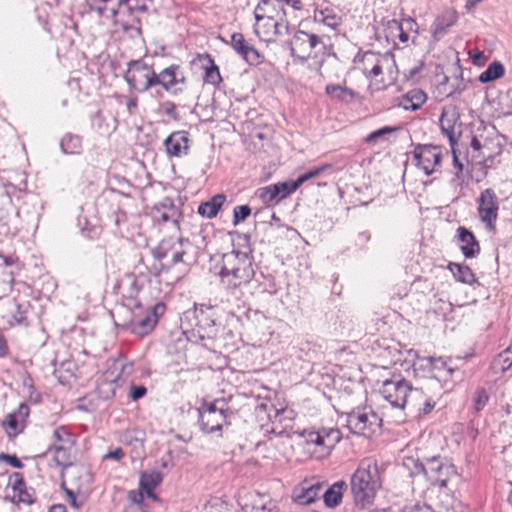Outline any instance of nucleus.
<instances>
[{
  "mask_svg": "<svg viewBox=\"0 0 512 512\" xmlns=\"http://www.w3.org/2000/svg\"><path fill=\"white\" fill-rule=\"evenodd\" d=\"M220 282L232 294L248 285L255 276L253 257L249 252L233 249L224 253L221 269L218 273Z\"/></svg>",
  "mask_w": 512,
  "mask_h": 512,
  "instance_id": "1",
  "label": "nucleus"
},
{
  "mask_svg": "<svg viewBox=\"0 0 512 512\" xmlns=\"http://www.w3.org/2000/svg\"><path fill=\"white\" fill-rule=\"evenodd\" d=\"M351 491L355 504L366 507L373 503L381 487L377 462L371 458L363 459L351 477Z\"/></svg>",
  "mask_w": 512,
  "mask_h": 512,
  "instance_id": "2",
  "label": "nucleus"
},
{
  "mask_svg": "<svg viewBox=\"0 0 512 512\" xmlns=\"http://www.w3.org/2000/svg\"><path fill=\"white\" fill-rule=\"evenodd\" d=\"M152 0H117L116 26L141 35L140 14L148 10Z\"/></svg>",
  "mask_w": 512,
  "mask_h": 512,
  "instance_id": "3",
  "label": "nucleus"
},
{
  "mask_svg": "<svg viewBox=\"0 0 512 512\" xmlns=\"http://www.w3.org/2000/svg\"><path fill=\"white\" fill-rule=\"evenodd\" d=\"M348 429L360 436L371 437L382 425V419L371 407H357L347 413Z\"/></svg>",
  "mask_w": 512,
  "mask_h": 512,
  "instance_id": "4",
  "label": "nucleus"
},
{
  "mask_svg": "<svg viewBox=\"0 0 512 512\" xmlns=\"http://www.w3.org/2000/svg\"><path fill=\"white\" fill-rule=\"evenodd\" d=\"M199 425L204 433L221 431L227 423L229 409L223 400L203 403L199 409Z\"/></svg>",
  "mask_w": 512,
  "mask_h": 512,
  "instance_id": "5",
  "label": "nucleus"
},
{
  "mask_svg": "<svg viewBox=\"0 0 512 512\" xmlns=\"http://www.w3.org/2000/svg\"><path fill=\"white\" fill-rule=\"evenodd\" d=\"M124 78L130 89L144 93L155 86L156 73L142 60H131Z\"/></svg>",
  "mask_w": 512,
  "mask_h": 512,
  "instance_id": "6",
  "label": "nucleus"
},
{
  "mask_svg": "<svg viewBox=\"0 0 512 512\" xmlns=\"http://www.w3.org/2000/svg\"><path fill=\"white\" fill-rule=\"evenodd\" d=\"M412 386L403 378L385 380L379 390L383 398L394 408L403 409Z\"/></svg>",
  "mask_w": 512,
  "mask_h": 512,
  "instance_id": "7",
  "label": "nucleus"
},
{
  "mask_svg": "<svg viewBox=\"0 0 512 512\" xmlns=\"http://www.w3.org/2000/svg\"><path fill=\"white\" fill-rule=\"evenodd\" d=\"M186 84V76L179 65L172 64L156 73L155 86H161L173 96L183 93Z\"/></svg>",
  "mask_w": 512,
  "mask_h": 512,
  "instance_id": "8",
  "label": "nucleus"
},
{
  "mask_svg": "<svg viewBox=\"0 0 512 512\" xmlns=\"http://www.w3.org/2000/svg\"><path fill=\"white\" fill-rule=\"evenodd\" d=\"M189 245V240L182 237L177 239H164L161 241L159 246L153 250V256L157 260H163L170 257V265H175L183 262V256L186 254V246Z\"/></svg>",
  "mask_w": 512,
  "mask_h": 512,
  "instance_id": "9",
  "label": "nucleus"
},
{
  "mask_svg": "<svg viewBox=\"0 0 512 512\" xmlns=\"http://www.w3.org/2000/svg\"><path fill=\"white\" fill-rule=\"evenodd\" d=\"M256 35L264 41H274L276 37H281L289 33V24L285 17L279 19L275 15L256 22L254 26Z\"/></svg>",
  "mask_w": 512,
  "mask_h": 512,
  "instance_id": "10",
  "label": "nucleus"
},
{
  "mask_svg": "<svg viewBox=\"0 0 512 512\" xmlns=\"http://www.w3.org/2000/svg\"><path fill=\"white\" fill-rule=\"evenodd\" d=\"M498 209V198L495 192L490 188L485 189L479 198L478 213L481 221L485 223L486 227L490 230L495 228Z\"/></svg>",
  "mask_w": 512,
  "mask_h": 512,
  "instance_id": "11",
  "label": "nucleus"
},
{
  "mask_svg": "<svg viewBox=\"0 0 512 512\" xmlns=\"http://www.w3.org/2000/svg\"><path fill=\"white\" fill-rule=\"evenodd\" d=\"M445 467L439 455L432 457H423V461H418V475L421 473L427 481L433 485H446V478L443 477Z\"/></svg>",
  "mask_w": 512,
  "mask_h": 512,
  "instance_id": "12",
  "label": "nucleus"
},
{
  "mask_svg": "<svg viewBox=\"0 0 512 512\" xmlns=\"http://www.w3.org/2000/svg\"><path fill=\"white\" fill-rule=\"evenodd\" d=\"M394 63L393 57L389 54L365 52L360 61V69L370 78H377L382 74L383 68H388Z\"/></svg>",
  "mask_w": 512,
  "mask_h": 512,
  "instance_id": "13",
  "label": "nucleus"
},
{
  "mask_svg": "<svg viewBox=\"0 0 512 512\" xmlns=\"http://www.w3.org/2000/svg\"><path fill=\"white\" fill-rule=\"evenodd\" d=\"M230 45L249 65L257 66L263 63L264 56L246 41L242 33H233L231 35Z\"/></svg>",
  "mask_w": 512,
  "mask_h": 512,
  "instance_id": "14",
  "label": "nucleus"
},
{
  "mask_svg": "<svg viewBox=\"0 0 512 512\" xmlns=\"http://www.w3.org/2000/svg\"><path fill=\"white\" fill-rule=\"evenodd\" d=\"M442 154L438 146L418 144V168L426 175L437 170L440 166Z\"/></svg>",
  "mask_w": 512,
  "mask_h": 512,
  "instance_id": "15",
  "label": "nucleus"
},
{
  "mask_svg": "<svg viewBox=\"0 0 512 512\" xmlns=\"http://www.w3.org/2000/svg\"><path fill=\"white\" fill-rule=\"evenodd\" d=\"M165 310L163 303H157L152 310L148 311L141 319H135L130 324V330L133 334L138 336L148 335L155 327L158 321V315L162 314Z\"/></svg>",
  "mask_w": 512,
  "mask_h": 512,
  "instance_id": "16",
  "label": "nucleus"
},
{
  "mask_svg": "<svg viewBox=\"0 0 512 512\" xmlns=\"http://www.w3.org/2000/svg\"><path fill=\"white\" fill-rule=\"evenodd\" d=\"M196 326L201 339H214L218 334V327L212 308H200L195 311Z\"/></svg>",
  "mask_w": 512,
  "mask_h": 512,
  "instance_id": "17",
  "label": "nucleus"
},
{
  "mask_svg": "<svg viewBox=\"0 0 512 512\" xmlns=\"http://www.w3.org/2000/svg\"><path fill=\"white\" fill-rule=\"evenodd\" d=\"M189 133L187 131H174L164 141L166 152L172 157L187 155L189 151Z\"/></svg>",
  "mask_w": 512,
  "mask_h": 512,
  "instance_id": "18",
  "label": "nucleus"
},
{
  "mask_svg": "<svg viewBox=\"0 0 512 512\" xmlns=\"http://www.w3.org/2000/svg\"><path fill=\"white\" fill-rule=\"evenodd\" d=\"M321 489L322 485L319 482L309 483L308 481H304L294 488L292 499L298 505H310L318 499Z\"/></svg>",
  "mask_w": 512,
  "mask_h": 512,
  "instance_id": "19",
  "label": "nucleus"
},
{
  "mask_svg": "<svg viewBox=\"0 0 512 512\" xmlns=\"http://www.w3.org/2000/svg\"><path fill=\"white\" fill-rule=\"evenodd\" d=\"M457 238L460 243V250L466 258H474L480 253L479 242L466 227H458Z\"/></svg>",
  "mask_w": 512,
  "mask_h": 512,
  "instance_id": "20",
  "label": "nucleus"
},
{
  "mask_svg": "<svg viewBox=\"0 0 512 512\" xmlns=\"http://www.w3.org/2000/svg\"><path fill=\"white\" fill-rule=\"evenodd\" d=\"M181 214L169 198L163 199L160 203L156 204L153 208V217L157 221L167 223L169 221L178 224Z\"/></svg>",
  "mask_w": 512,
  "mask_h": 512,
  "instance_id": "21",
  "label": "nucleus"
},
{
  "mask_svg": "<svg viewBox=\"0 0 512 512\" xmlns=\"http://www.w3.org/2000/svg\"><path fill=\"white\" fill-rule=\"evenodd\" d=\"M308 33L298 30L294 33L290 41V51L293 57L300 59L302 62L309 58V46H307Z\"/></svg>",
  "mask_w": 512,
  "mask_h": 512,
  "instance_id": "22",
  "label": "nucleus"
},
{
  "mask_svg": "<svg viewBox=\"0 0 512 512\" xmlns=\"http://www.w3.org/2000/svg\"><path fill=\"white\" fill-rule=\"evenodd\" d=\"M163 476L159 471H146L140 475L139 486L147 497L156 499L154 489L162 482Z\"/></svg>",
  "mask_w": 512,
  "mask_h": 512,
  "instance_id": "23",
  "label": "nucleus"
},
{
  "mask_svg": "<svg viewBox=\"0 0 512 512\" xmlns=\"http://www.w3.org/2000/svg\"><path fill=\"white\" fill-rule=\"evenodd\" d=\"M457 19L455 12L447 11L442 15L438 16L432 25V35L435 40H439L446 33L449 27H451Z\"/></svg>",
  "mask_w": 512,
  "mask_h": 512,
  "instance_id": "24",
  "label": "nucleus"
},
{
  "mask_svg": "<svg viewBox=\"0 0 512 512\" xmlns=\"http://www.w3.org/2000/svg\"><path fill=\"white\" fill-rule=\"evenodd\" d=\"M325 91L332 99L345 103H350L359 98L358 92L339 84H328Z\"/></svg>",
  "mask_w": 512,
  "mask_h": 512,
  "instance_id": "25",
  "label": "nucleus"
},
{
  "mask_svg": "<svg viewBox=\"0 0 512 512\" xmlns=\"http://www.w3.org/2000/svg\"><path fill=\"white\" fill-rule=\"evenodd\" d=\"M447 268L458 282L468 285L478 283L475 274L468 265L450 262Z\"/></svg>",
  "mask_w": 512,
  "mask_h": 512,
  "instance_id": "26",
  "label": "nucleus"
},
{
  "mask_svg": "<svg viewBox=\"0 0 512 512\" xmlns=\"http://www.w3.org/2000/svg\"><path fill=\"white\" fill-rule=\"evenodd\" d=\"M226 201L224 194H216L209 201L201 203L198 207V213L205 218L212 219L217 216Z\"/></svg>",
  "mask_w": 512,
  "mask_h": 512,
  "instance_id": "27",
  "label": "nucleus"
},
{
  "mask_svg": "<svg viewBox=\"0 0 512 512\" xmlns=\"http://www.w3.org/2000/svg\"><path fill=\"white\" fill-rule=\"evenodd\" d=\"M347 488L344 481H338L329 487L323 494V500L327 507L334 508L341 503L343 492Z\"/></svg>",
  "mask_w": 512,
  "mask_h": 512,
  "instance_id": "28",
  "label": "nucleus"
},
{
  "mask_svg": "<svg viewBox=\"0 0 512 512\" xmlns=\"http://www.w3.org/2000/svg\"><path fill=\"white\" fill-rule=\"evenodd\" d=\"M458 120V114L455 111L449 112V111H443L441 118H440V127L451 144V146L454 145L456 142L455 140V125Z\"/></svg>",
  "mask_w": 512,
  "mask_h": 512,
  "instance_id": "29",
  "label": "nucleus"
},
{
  "mask_svg": "<svg viewBox=\"0 0 512 512\" xmlns=\"http://www.w3.org/2000/svg\"><path fill=\"white\" fill-rule=\"evenodd\" d=\"M61 151L66 155H78L82 152V137L66 133L60 141Z\"/></svg>",
  "mask_w": 512,
  "mask_h": 512,
  "instance_id": "30",
  "label": "nucleus"
},
{
  "mask_svg": "<svg viewBox=\"0 0 512 512\" xmlns=\"http://www.w3.org/2000/svg\"><path fill=\"white\" fill-rule=\"evenodd\" d=\"M398 130H399L398 127L384 126L382 128H379V129L369 133L365 137L364 143L369 146H375L379 143L389 142L390 136Z\"/></svg>",
  "mask_w": 512,
  "mask_h": 512,
  "instance_id": "31",
  "label": "nucleus"
},
{
  "mask_svg": "<svg viewBox=\"0 0 512 512\" xmlns=\"http://www.w3.org/2000/svg\"><path fill=\"white\" fill-rule=\"evenodd\" d=\"M90 10L95 11L100 17L113 19L116 25L117 0H97L95 6H90Z\"/></svg>",
  "mask_w": 512,
  "mask_h": 512,
  "instance_id": "32",
  "label": "nucleus"
},
{
  "mask_svg": "<svg viewBox=\"0 0 512 512\" xmlns=\"http://www.w3.org/2000/svg\"><path fill=\"white\" fill-rule=\"evenodd\" d=\"M314 19L330 28H336L341 24V18L332 8L315 9Z\"/></svg>",
  "mask_w": 512,
  "mask_h": 512,
  "instance_id": "33",
  "label": "nucleus"
},
{
  "mask_svg": "<svg viewBox=\"0 0 512 512\" xmlns=\"http://www.w3.org/2000/svg\"><path fill=\"white\" fill-rule=\"evenodd\" d=\"M255 195L267 206L277 204L281 200L279 196V188H277L276 184L258 188Z\"/></svg>",
  "mask_w": 512,
  "mask_h": 512,
  "instance_id": "34",
  "label": "nucleus"
},
{
  "mask_svg": "<svg viewBox=\"0 0 512 512\" xmlns=\"http://www.w3.org/2000/svg\"><path fill=\"white\" fill-rule=\"evenodd\" d=\"M505 73L504 65L500 61H493L488 65L485 71H483L478 80L481 83H489L500 79Z\"/></svg>",
  "mask_w": 512,
  "mask_h": 512,
  "instance_id": "35",
  "label": "nucleus"
},
{
  "mask_svg": "<svg viewBox=\"0 0 512 512\" xmlns=\"http://www.w3.org/2000/svg\"><path fill=\"white\" fill-rule=\"evenodd\" d=\"M322 434L324 442H322V455H328L337 443L340 442L342 436L339 429L323 428Z\"/></svg>",
  "mask_w": 512,
  "mask_h": 512,
  "instance_id": "36",
  "label": "nucleus"
},
{
  "mask_svg": "<svg viewBox=\"0 0 512 512\" xmlns=\"http://www.w3.org/2000/svg\"><path fill=\"white\" fill-rule=\"evenodd\" d=\"M203 59L207 61L205 66L204 80L207 83L218 85L222 81L218 66L215 64L213 58L209 54H205Z\"/></svg>",
  "mask_w": 512,
  "mask_h": 512,
  "instance_id": "37",
  "label": "nucleus"
},
{
  "mask_svg": "<svg viewBox=\"0 0 512 512\" xmlns=\"http://www.w3.org/2000/svg\"><path fill=\"white\" fill-rule=\"evenodd\" d=\"M301 436L303 437L306 445L308 446H314L315 453H319L322 455V442H324V437L322 434V430L314 431V430H304L301 433Z\"/></svg>",
  "mask_w": 512,
  "mask_h": 512,
  "instance_id": "38",
  "label": "nucleus"
},
{
  "mask_svg": "<svg viewBox=\"0 0 512 512\" xmlns=\"http://www.w3.org/2000/svg\"><path fill=\"white\" fill-rule=\"evenodd\" d=\"M501 144L498 139L496 141L492 138H484L483 151L481 155L482 160L492 159L501 153Z\"/></svg>",
  "mask_w": 512,
  "mask_h": 512,
  "instance_id": "39",
  "label": "nucleus"
},
{
  "mask_svg": "<svg viewBox=\"0 0 512 512\" xmlns=\"http://www.w3.org/2000/svg\"><path fill=\"white\" fill-rule=\"evenodd\" d=\"M446 369V362L441 358H435L433 357V368L431 369V375L430 378L432 385L440 392L441 390V383L440 378L442 377L441 372Z\"/></svg>",
  "mask_w": 512,
  "mask_h": 512,
  "instance_id": "40",
  "label": "nucleus"
},
{
  "mask_svg": "<svg viewBox=\"0 0 512 512\" xmlns=\"http://www.w3.org/2000/svg\"><path fill=\"white\" fill-rule=\"evenodd\" d=\"M53 461L57 466L68 467L71 466V456L69 449L63 446H55L53 448Z\"/></svg>",
  "mask_w": 512,
  "mask_h": 512,
  "instance_id": "41",
  "label": "nucleus"
},
{
  "mask_svg": "<svg viewBox=\"0 0 512 512\" xmlns=\"http://www.w3.org/2000/svg\"><path fill=\"white\" fill-rule=\"evenodd\" d=\"M490 396L487 390L483 387H478L473 395V409L476 413L482 411L487 405Z\"/></svg>",
  "mask_w": 512,
  "mask_h": 512,
  "instance_id": "42",
  "label": "nucleus"
},
{
  "mask_svg": "<svg viewBox=\"0 0 512 512\" xmlns=\"http://www.w3.org/2000/svg\"><path fill=\"white\" fill-rule=\"evenodd\" d=\"M25 195V192L21 189H18L13 184H7L4 186V190L2 193V196L6 197L8 202L12 205H14V201H19L23 196Z\"/></svg>",
  "mask_w": 512,
  "mask_h": 512,
  "instance_id": "43",
  "label": "nucleus"
},
{
  "mask_svg": "<svg viewBox=\"0 0 512 512\" xmlns=\"http://www.w3.org/2000/svg\"><path fill=\"white\" fill-rule=\"evenodd\" d=\"M252 209L249 205H239L233 209V225L237 226L244 222L250 215Z\"/></svg>",
  "mask_w": 512,
  "mask_h": 512,
  "instance_id": "44",
  "label": "nucleus"
},
{
  "mask_svg": "<svg viewBox=\"0 0 512 512\" xmlns=\"http://www.w3.org/2000/svg\"><path fill=\"white\" fill-rule=\"evenodd\" d=\"M493 366L502 372L507 371L512 366V355L502 351L493 362Z\"/></svg>",
  "mask_w": 512,
  "mask_h": 512,
  "instance_id": "45",
  "label": "nucleus"
},
{
  "mask_svg": "<svg viewBox=\"0 0 512 512\" xmlns=\"http://www.w3.org/2000/svg\"><path fill=\"white\" fill-rule=\"evenodd\" d=\"M260 2L268 15H275L277 19H279L280 16L285 17V11L283 9H276V5H281L280 0H260Z\"/></svg>",
  "mask_w": 512,
  "mask_h": 512,
  "instance_id": "46",
  "label": "nucleus"
},
{
  "mask_svg": "<svg viewBox=\"0 0 512 512\" xmlns=\"http://www.w3.org/2000/svg\"><path fill=\"white\" fill-rule=\"evenodd\" d=\"M260 2L268 15H275L277 19H279L280 16L285 17V11L283 9H276V5H281L280 0H260Z\"/></svg>",
  "mask_w": 512,
  "mask_h": 512,
  "instance_id": "47",
  "label": "nucleus"
},
{
  "mask_svg": "<svg viewBox=\"0 0 512 512\" xmlns=\"http://www.w3.org/2000/svg\"><path fill=\"white\" fill-rule=\"evenodd\" d=\"M254 510L256 512H278V508L275 503L271 500H267L264 496H261L259 501L254 504Z\"/></svg>",
  "mask_w": 512,
  "mask_h": 512,
  "instance_id": "48",
  "label": "nucleus"
},
{
  "mask_svg": "<svg viewBox=\"0 0 512 512\" xmlns=\"http://www.w3.org/2000/svg\"><path fill=\"white\" fill-rule=\"evenodd\" d=\"M276 185L277 188H279V196L281 200L287 198L298 189L297 183H295V181L279 182L276 183Z\"/></svg>",
  "mask_w": 512,
  "mask_h": 512,
  "instance_id": "49",
  "label": "nucleus"
},
{
  "mask_svg": "<svg viewBox=\"0 0 512 512\" xmlns=\"http://www.w3.org/2000/svg\"><path fill=\"white\" fill-rule=\"evenodd\" d=\"M433 368V357H420L418 355V371H422V377H430Z\"/></svg>",
  "mask_w": 512,
  "mask_h": 512,
  "instance_id": "50",
  "label": "nucleus"
},
{
  "mask_svg": "<svg viewBox=\"0 0 512 512\" xmlns=\"http://www.w3.org/2000/svg\"><path fill=\"white\" fill-rule=\"evenodd\" d=\"M18 502L24 503L27 505H31L35 502L34 491L31 489H27L24 487L20 491H18Z\"/></svg>",
  "mask_w": 512,
  "mask_h": 512,
  "instance_id": "51",
  "label": "nucleus"
},
{
  "mask_svg": "<svg viewBox=\"0 0 512 512\" xmlns=\"http://www.w3.org/2000/svg\"><path fill=\"white\" fill-rule=\"evenodd\" d=\"M4 424L8 430L13 432H17L19 429L21 430L24 426L13 413L7 415Z\"/></svg>",
  "mask_w": 512,
  "mask_h": 512,
  "instance_id": "52",
  "label": "nucleus"
},
{
  "mask_svg": "<svg viewBox=\"0 0 512 512\" xmlns=\"http://www.w3.org/2000/svg\"><path fill=\"white\" fill-rule=\"evenodd\" d=\"M415 95L413 91L408 92L399 102V106L403 107L405 110H416V103L414 102Z\"/></svg>",
  "mask_w": 512,
  "mask_h": 512,
  "instance_id": "53",
  "label": "nucleus"
},
{
  "mask_svg": "<svg viewBox=\"0 0 512 512\" xmlns=\"http://www.w3.org/2000/svg\"><path fill=\"white\" fill-rule=\"evenodd\" d=\"M30 413V408L26 403H21L17 410L13 412L16 418L19 419V421L24 424L26 419L28 418Z\"/></svg>",
  "mask_w": 512,
  "mask_h": 512,
  "instance_id": "54",
  "label": "nucleus"
},
{
  "mask_svg": "<svg viewBox=\"0 0 512 512\" xmlns=\"http://www.w3.org/2000/svg\"><path fill=\"white\" fill-rule=\"evenodd\" d=\"M163 112L174 120L179 119V115L176 111V105L171 101H166L161 105Z\"/></svg>",
  "mask_w": 512,
  "mask_h": 512,
  "instance_id": "55",
  "label": "nucleus"
},
{
  "mask_svg": "<svg viewBox=\"0 0 512 512\" xmlns=\"http://www.w3.org/2000/svg\"><path fill=\"white\" fill-rule=\"evenodd\" d=\"M147 393V389L143 385L135 386L132 385L130 389V398L134 401H137L143 398Z\"/></svg>",
  "mask_w": 512,
  "mask_h": 512,
  "instance_id": "56",
  "label": "nucleus"
},
{
  "mask_svg": "<svg viewBox=\"0 0 512 512\" xmlns=\"http://www.w3.org/2000/svg\"><path fill=\"white\" fill-rule=\"evenodd\" d=\"M0 461H5L14 468L20 469L23 467V463L15 455L0 453Z\"/></svg>",
  "mask_w": 512,
  "mask_h": 512,
  "instance_id": "57",
  "label": "nucleus"
},
{
  "mask_svg": "<svg viewBox=\"0 0 512 512\" xmlns=\"http://www.w3.org/2000/svg\"><path fill=\"white\" fill-rule=\"evenodd\" d=\"M483 143H484V139L482 140L478 136L472 137L471 148L474 153H477V155H473V157L481 158L482 151H483Z\"/></svg>",
  "mask_w": 512,
  "mask_h": 512,
  "instance_id": "58",
  "label": "nucleus"
},
{
  "mask_svg": "<svg viewBox=\"0 0 512 512\" xmlns=\"http://www.w3.org/2000/svg\"><path fill=\"white\" fill-rule=\"evenodd\" d=\"M402 466L405 468L411 477L414 476V470L416 469V459L413 456H404Z\"/></svg>",
  "mask_w": 512,
  "mask_h": 512,
  "instance_id": "59",
  "label": "nucleus"
},
{
  "mask_svg": "<svg viewBox=\"0 0 512 512\" xmlns=\"http://www.w3.org/2000/svg\"><path fill=\"white\" fill-rule=\"evenodd\" d=\"M10 481L13 482V489L17 492L20 491L21 489H23L24 487H26L23 476L20 473H17V472L13 473L10 476Z\"/></svg>",
  "mask_w": 512,
  "mask_h": 512,
  "instance_id": "60",
  "label": "nucleus"
},
{
  "mask_svg": "<svg viewBox=\"0 0 512 512\" xmlns=\"http://www.w3.org/2000/svg\"><path fill=\"white\" fill-rule=\"evenodd\" d=\"M67 501L74 509H80L84 505L83 500H78L72 490L66 489Z\"/></svg>",
  "mask_w": 512,
  "mask_h": 512,
  "instance_id": "61",
  "label": "nucleus"
},
{
  "mask_svg": "<svg viewBox=\"0 0 512 512\" xmlns=\"http://www.w3.org/2000/svg\"><path fill=\"white\" fill-rule=\"evenodd\" d=\"M319 45H323L320 37L316 34L308 33L307 46H309V57L311 56L312 51L317 48Z\"/></svg>",
  "mask_w": 512,
  "mask_h": 512,
  "instance_id": "62",
  "label": "nucleus"
},
{
  "mask_svg": "<svg viewBox=\"0 0 512 512\" xmlns=\"http://www.w3.org/2000/svg\"><path fill=\"white\" fill-rule=\"evenodd\" d=\"M12 318L19 325L24 324L26 322V314L25 311L22 310L21 304H16V310L12 314Z\"/></svg>",
  "mask_w": 512,
  "mask_h": 512,
  "instance_id": "63",
  "label": "nucleus"
},
{
  "mask_svg": "<svg viewBox=\"0 0 512 512\" xmlns=\"http://www.w3.org/2000/svg\"><path fill=\"white\" fill-rule=\"evenodd\" d=\"M271 15H268L263 8L261 2L257 4L254 10V17L256 22H261L263 19L270 17Z\"/></svg>",
  "mask_w": 512,
  "mask_h": 512,
  "instance_id": "64",
  "label": "nucleus"
}]
</instances>
